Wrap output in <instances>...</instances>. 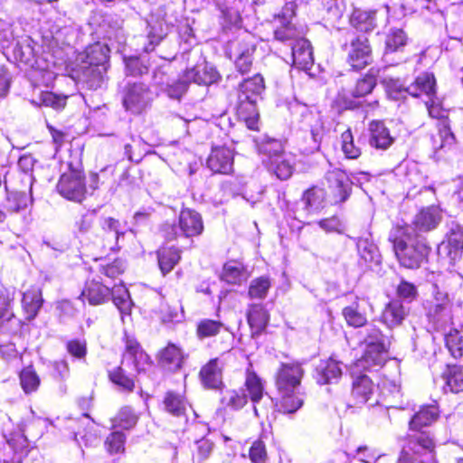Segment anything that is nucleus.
Returning a JSON list of instances; mask_svg holds the SVG:
<instances>
[{"label":"nucleus","instance_id":"obj_35","mask_svg":"<svg viewBox=\"0 0 463 463\" xmlns=\"http://www.w3.org/2000/svg\"><path fill=\"white\" fill-rule=\"evenodd\" d=\"M109 52L110 50L107 44L96 42L85 49V58L81 63L102 68L103 71H107Z\"/></svg>","mask_w":463,"mask_h":463},{"label":"nucleus","instance_id":"obj_24","mask_svg":"<svg viewBox=\"0 0 463 463\" xmlns=\"http://www.w3.org/2000/svg\"><path fill=\"white\" fill-rule=\"evenodd\" d=\"M244 392L248 399L254 404V410L257 411L255 405L259 403L265 393L264 382L257 373L251 363L249 364L244 373L243 387Z\"/></svg>","mask_w":463,"mask_h":463},{"label":"nucleus","instance_id":"obj_45","mask_svg":"<svg viewBox=\"0 0 463 463\" xmlns=\"http://www.w3.org/2000/svg\"><path fill=\"white\" fill-rule=\"evenodd\" d=\"M108 379L127 392H132L136 388V376L128 373L122 364L108 371Z\"/></svg>","mask_w":463,"mask_h":463},{"label":"nucleus","instance_id":"obj_18","mask_svg":"<svg viewBox=\"0 0 463 463\" xmlns=\"http://www.w3.org/2000/svg\"><path fill=\"white\" fill-rule=\"evenodd\" d=\"M300 200L304 204V209L308 213H318L331 207L321 182L319 184H311L305 189L301 194Z\"/></svg>","mask_w":463,"mask_h":463},{"label":"nucleus","instance_id":"obj_1","mask_svg":"<svg viewBox=\"0 0 463 463\" xmlns=\"http://www.w3.org/2000/svg\"><path fill=\"white\" fill-rule=\"evenodd\" d=\"M440 414L437 401L419 406L408 420V431L402 437L403 445L396 463H424L423 456H436L438 440L428 429L439 420Z\"/></svg>","mask_w":463,"mask_h":463},{"label":"nucleus","instance_id":"obj_6","mask_svg":"<svg viewBox=\"0 0 463 463\" xmlns=\"http://www.w3.org/2000/svg\"><path fill=\"white\" fill-rule=\"evenodd\" d=\"M204 232L202 214L192 208H182L178 215L177 226L165 222L160 227V233L166 242L176 241L180 235L191 239L201 236Z\"/></svg>","mask_w":463,"mask_h":463},{"label":"nucleus","instance_id":"obj_59","mask_svg":"<svg viewBox=\"0 0 463 463\" xmlns=\"http://www.w3.org/2000/svg\"><path fill=\"white\" fill-rule=\"evenodd\" d=\"M67 353L74 359L85 361L88 354V344L86 339L71 338L65 343Z\"/></svg>","mask_w":463,"mask_h":463},{"label":"nucleus","instance_id":"obj_54","mask_svg":"<svg viewBox=\"0 0 463 463\" xmlns=\"http://www.w3.org/2000/svg\"><path fill=\"white\" fill-rule=\"evenodd\" d=\"M271 279L269 276H260L253 279L248 288L250 299H264L271 288Z\"/></svg>","mask_w":463,"mask_h":463},{"label":"nucleus","instance_id":"obj_50","mask_svg":"<svg viewBox=\"0 0 463 463\" xmlns=\"http://www.w3.org/2000/svg\"><path fill=\"white\" fill-rule=\"evenodd\" d=\"M111 288V297L114 305L121 315H130L133 303L128 289L122 284L114 285Z\"/></svg>","mask_w":463,"mask_h":463},{"label":"nucleus","instance_id":"obj_16","mask_svg":"<svg viewBox=\"0 0 463 463\" xmlns=\"http://www.w3.org/2000/svg\"><path fill=\"white\" fill-rule=\"evenodd\" d=\"M234 152L226 146H214L206 160L207 167L219 175H231L233 172Z\"/></svg>","mask_w":463,"mask_h":463},{"label":"nucleus","instance_id":"obj_53","mask_svg":"<svg viewBox=\"0 0 463 463\" xmlns=\"http://www.w3.org/2000/svg\"><path fill=\"white\" fill-rule=\"evenodd\" d=\"M407 43V35L402 29H393L387 33L384 41L383 54L402 52Z\"/></svg>","mask_w":463,"mask_h":463},{"label":"nucleus","instance_id":"obj_31","mask_svg":"<svg viewBox=\"0 0 463 463\" xmlns=\"http://www.w3.org/2000/svg\"><path fill=\"white\" fill-rule=\"evenodd\" d=\"M341 362L330 356L320 361L315 369V379L320 385L330 384L342 376Z\"/></svg>","mask_w":463,"mask_h":463},{"label":"nucleus","instance_id":"obj_8","mask_svg":"<svg viewBox=\"0 0 463 463\" xmlns=\"http://www.w3.org/2000/svg\"><path fill=\"white\" fill-rule=\"evenodd\" d=\"M342 48L346 52L345 61L352 71H361L373 61V47L364 34L353 36Z\"/></svg>","mask_w":463,"mask_h":463},{"label":"nucleus","instance_id":"obj_2","mask_svg":"<svg viewBox=\"0 0 463 463\" xmlns=\"http://www.w3.org/2000/svg\"><path fill=\"white\" fill-rule=\"evenodd\" d=\"M304 375L302 362L291 360L279 363L274 374V382L279 394V411L283 413H295L303 406V393L299 388Z\"/></svg>","mask_w":463,"mask_h":463},{"label":"nucleus","instance_id":"obj_41","mask_svg":"<svg viewBox=\"0 0 463 463\" xmlns=\"http://www.w3.org/2000/svg\"><path fill=\"white\" fill-rule=\"evenodd\" d=\"M376 11L354 8L350 15V24L360 32H371L376 26Z\"/></svg>","mask_w":463,"mask_h":463},{"label":"nucleus","instance_id":"obj_42","mask_svg":"<svg viewBox=\"0 0 463 463\" xmlns=\"http://www.w3.org/2000/svg\"><path fill=\"white\" fill-rule=\"evenodd\" d=\"M103 440V449L110 456H122L127 451V435L120 430L111 429Z\"/></svg>","mask_w":463,"mask_h":463},{"label":"nucleus","instance_id":"obj_38","mask_svg":"<svg viewBox=\"0 0 463 463\" xmlns=\"http://www.w3.org/2000/svg\"><path fill=\"white\" fill-rule=\"evenodd\" d=\"M265 90L264 78L260 73L244 79L238 86V96L243 99H258Z\"/></svg>","mask_w":463,"mask_h":463},{"label":"nucleus","instance_id":"obj_15","mask_svg":"<svg viewBox=\"0 0 463 463\" xmlns=\"http://www.w3.org/2000/svg\"><path fill=\"white\" fill-rule=\"evenodd\" d=\"M163 411L171 417L185 425L188 421V411L192 405L184 393L167 391L162 400Z\"/></svg>","mask_w":463,"mask_h":463},{"label":"nucleus","instance_id":"obj_64","mask_svg":"<svg viewBox=\"0 0 463 463\" xmlns=\"http://www.w3.org/2000/svg\"><path fill=\"white\" fill-rule=\"evenodd\" d=\"M249 458L251 463H266L268 452L263 440L258 439L251 443L249 449Z\"/></svg>","mask_w":463,"mask_h":463},{"label":"nucleus","instance_id":"obj_33","mask_svg":"<svg viewBox=\"0 0 463 463\" xmlns=\"http://www.w3.org/2000/svg\"><path fill=\"white\" fill-rule=\"evenodd\" d=\"M184 77H186L191 83L205 86L216 83L221 79L219 71L207 63L185 69Z\"/></svg>","mask_w":463,"mask_h":463},{"label":"nucleus","instance_id":"obj_47","mask_svg":"<svg viewBox=\"0 0 463 463\" xmlns=\"http://www.w3.org/2000/svg\"><path fill=\"white\" fill-rule=\"evenodd\" d=\"M15 298V288L0 283V320L9 321L14 317L13 306Z\"/></svg>","mask_w":463,"mask_h":463},{"label":"nucleus","instance_id":"obj_57","mask_svg":"<svg viewBox=\"0 0 463 463\" xmlns=\"http://www.w3.org/2000/svg\"><path fill=\"white\" fill-rule=\"evenodd\" d=\"M341 148L347 159H357L362 155V149L355 146L350 128H347L341 134Z\"/></svg>","mask_w":463,"mask_h":463},{"label":"nucleus","instance_id":"obj_19","mask_svg":"<svg viewBox=\"0 0 463 463\" xmlns=\"http://www.w3.org/2000/svg\"><path fill=\"white\" fill-rule=\"evenodd\" d=\"M184 359L185 355L183 349L170 342L161 348L156 354L158 365L171 373H175L182 369Z\"/></svg>","mask_w":463,"mask_h":463},{"label":"nucleus","instance_id":"obj_12","mask_svg":"<svg viewBox=\"0 0 463 463\" xmlns=\"http://www.w3.org/2000/svg\"><path fill=\"white\" fill-rule=\"evenodd\" d=\"M150 89L144 82L128 83L122 92V103L127 110L141 113L149 104Z\"/></svg>","mask_w":463,"mask_h":463},{"label":"nucleus","instance_id":"obj_40","mask_svg":"<svg viewBox=\"0 0 463 463\" xmlns=\"http://www.w3.org/2000/svg\"><path fill=\"white\" fill-rule=\"evenodd\" d=\"M449 307L448 296L438 292L432 300L427 301L426 316L430 322L438 323L449 312Z\"/></svg>","mask_w":463,"mask_h":463},{"label":"nucleus","instance_id":"obj_17","mask_svg":"<svg viewBox=\"0 0 463 463\" xmlns=\"http://www.w3.org/2000/svg\"><path fill=\"white\" fill-rule=\"evenodd\" d=\"M351 376L352 385L350 395L353 400L352 406L361 407L372 399L376 385L365 373L353 371Z\"/></svg>","mask_w":463,"mask_h":463},{"label":"nucleus","instance_id":"obj_29","mask_svg":"<svg viewBox=\"0 0 463 463\" xmlns=\"http://www.w3.org/2000/svg\"><path fill=\"white\" fill-rule=\"evenodd\" d=\"M407 315L402 300L394 298L384 305L380 315V321L388 328L392 329L402 326Z\"/></svg>","mask_w":463,"mask_h":463},{"label":"nucleus","instance_id":"obj_21","mask_svg":"<svg viewBox=\"0 0 463 463\" xmlns=\"http://www.w3.org/2000/svg\"><path fill=\"white\" fill-rule=\"evenodd\" d=\"M369 145L377 149L385 151L394 143L395 137L392 136L389 128L383 120L373 119L368 124Z\"/></svg>","mask_w":463,"mask_h":463},{"label":"nucleus","instance_id":"obj_25","mask_svg":"<svg viewBox=\"0 0 463 463\" xmlns=\"http://www.w3.org/2000/svg\"><path fill=\"white\" fill-rule=\"evenodd\" d=\"M183 250L175 245L164 243L156 250L157 265L163 276L174 270L182 260Z\"/></svg>","mask_w":463,"mask_h":463},{"label":"nucleus","instance_id":"obj_7","mask_svg":"<svg viewBox=\"0 0 463 463\" xmlns=\"http://www.w3.org/2000/svg\"><path fill=\"white\" fill-rule=\"evenodd\" d=\"M321 183L331 207L343 204L352 194L353 182L346 172L340 168L328 170Z\"/></svg>","mask_w":463,"mask_h":463},{"label":"nucleus","instance_id":"obj_63","mask_svg":"<svg viewBox=\"0 0 463 463\" xmlns=\"http://www.w3.org/2000/svg\"><path fill=\"white\" fill-rule=\"evenodd\" d=\"M95 214L87 212L77 217L73 223V232L78 235H84L90 232L95 222Z\"/></svg>","mask_w":463,"mask_h":463},{"label":"nucleus","instance_id":"obj_20","mask_svg":"<svg viewBox=\"0 0 463 463\" xmlns=\"http://www.w3.org/2000/svg\"><path fill=\"white\" fill-rule=\"evenodd\" d=\"M105 72L102 68L80 63L71 69V77L87 89L95 90L101 87Z\"/></svg>","mask_w":463,"mask_h":463},{"label":"nucleus","instance_id":"obj_37","mask_svg":"<svg viewBox=\"0 0 463 463\" xmlns=\"http://www.w3.org/2000/svg\"><path fill=\"white\" fill-rule=\"evenodd\" d=\"M19 385L25 395L36 393L41 385L42 379L33 364L24 366L18 373Z\"/></svg>","mask_w":463,"mask_h":463},{"label":"nucleus","instance_id":"obj_44","mask_svg":"<svg viewBox=\"0 0 463 463\" xmlns=\"http://www.w3.org/2000/svg\"><path fill=\"white\" fill-rule=\"evenodd\" d=\"M438 132L431 137L432 146L435 150L450 149L456 144V137L449 120L439 121L437 124Z\"/></svg>","mask_w":463,"mask_h":463},{"label":"nucleus","instance_id":"obj_5","mask_svg":"<svg viewBox=\"0 0 463 463\" xmlns=\"http://www.w3.org/2000/svg\"><path fill=\"white\" fill-rule=\"evenodd\" d=\"M63 172L56 184L59 194L66 200L81 203L87 195L86 174L82 162V153L70 151Z\"/></svg>","mask_w":463,"mask_h":463},{"label":"nucleus","instance_id":"obj_32","mask_svg":"<svg viewBox=\"0 0 463 463\" xmlns=\"http://www.w3.org/2000/svg\"><path fill=\"white\" fill-rule=\"evenodd\" d=\"M43 305L42 289L36 286H31L27 288L21 300L22 311L24 319L28 322L33 320Z\"/></svg>","mask_w":463,"mask_h":463},{"label":"nucleus","instance_id":"obj_34","mask_svg":"<svg viewBox=\"0 0 463 463\" xmlns=\"http://www.w3.org/2000/svg\"><path fill=\"white\" fill-rule=\"evenodd\" d=\"M236 115L244 121L247 128L250 130L259 129V113L257 109V99H243V97H237Z\"/></svg>","mask_w":463,"mask_h":463},{"label":"nucleus","instance_id":"obj_27","mask_svg":"<svg viewBox=\"0 0 463 463\" xmlns=\"http://www.w3.org/2000/svg\"><path fill=\"white\" fill-rule=\"evenodd\" d=\"M127 270L126 261L121 258H115L111 260H100L90 268V274L96 276L102 280L106 278L109 280L115 281L119 279Z\"/></svg>","mask_w":463,"mask_h":463},{"label":"nucleus","instance_id":"obj_14","mask_svg":"<svg viewBox=\"0 0 463 463\" xmlns=\"http://www.w3.org/2000/svg\"><path fill=\"white\" fill-rule=\"evenodd\" d=\"M198 377L203 388L222 391L225 387L223 381V364L220 357L210 358L203 364L198 373Z\"/></svg>","mask_w":463,"mask_h":463},{"label":"nucleus","instance_id":"obj_39","mask_svg":"<svg viewBox=\"0 0 463 463\" xmlns=\"http://www.w3.org/2000/svg\"><path fill=\"white\" fill-rule=\"evenodd\" d=\"M139 420V415L129 405L120 407L118 412L110 419L111 429L124 430H133Z\"/></svg>","mask_w":463,"mask_h":463},{"label":"nucleus","instance_id":"obj_62","mask_svg":"<svg viewBox=\"0 0 463 463\" xmlns=\"http://www.w3.org/2000/svg\"><path fill=\"white\" fill-rule=\"evenodd\" d=\"M40 99L44 106L61 110L66 107L68 96L59 95L52 91H42Z\"/></svg>","mask_w":463,"mask_h":463},{"label":"nucleus","instance_id":"obj_11","mask_svg":"<svg viewBox=\"0 0 463 463\" xmlns=\"http://www.w3.org/2000/svg\"><path fill=\"white\" fill-rule=\"evenodd\" d=\"M122 340L124 349L121 362H129L137 374L146 373L153 365L151 356L134 335L125 334Z\"/></svg>","mask_w":463,"mask_h":463},{"label":"nucleus","instance_id":"obj_30","mask_svg":"<svg viewBox=\"0 0 463 463\" xmlns=\"http://www.w3.org/2000/svg\"><path fill=\"white\" fill-rule=\"evenodd\" d=\"M224 333H229V327L219 315H216L215 318H202L195 326V335L199 340L215 338Z\"/></svg>","mask_w":463,"mask_h":463},{"label":"nucleus","instance_id":"obj_26","mask_svg":"<svg viewBox=\"0 0 463 463\" xmlns=\"http://www.w3.org/2000/svg\"><path fill=\"white\" fill-rule=\"evenodd\" d=\"M390 345L365 346L360 358L354 362L358 370H371L375 366L382 367L386 362Z\"/></svg>","mask_w":463,"mask_h":463},{"label":"nucleus","instance_id":"obj_3","mask_svg":"<svg viewBox=\"0 0 463 463\" xmlns=\"http://www.w3.org/2000/svg\"><path fill=\"white\" fill-rule=\"evenodd\" d=\"M388 241L392 244L401 267L407 269H419L429 262L431 246L425 237L411 234L392 225Z\"/></svg>","mask_w":463,"mask_h":463},{"label":"nucleus","instance_id":"obj_4","mask_svg":"<svg viewBox=\"0 0 463 463\" xmlns=\"http://www.w3.org/2000/svg\"><path fill=\"white\" fill-rule=\"evenodd\" d=\"M380 70L370 68L353 84L341 87L331 102V109L337 114L355 110L362 107V100L371 95L378 84Z\"/></svg>","mask_w":463,"mask_h":463},{"label":"nucleus","instance_id":"obj_51","mask_svg":"<svg viewBox=\"0 0 463 463\" xmlns=\"http://www.w3.org/2000/svg\"><path fill=\"white\" fill-rule=\"evenodd\" d=\"M220 402L227 409L240 411L248 404L249 399L242 388H237L226 390Z\"/></svg>","mask_w":463,"mask_h":463},{"label":"nucleus","instance_id":"obj_61","mask_svg":"<svg viewBox=\"0 0 463 463\" xmlns=\"http://www.w3.org/2000/svg\"><path fill=\"white\" fill-rule=\"evenodd\" d=\"M395 293L398 299H402L409 303L416 300L419 295L416 285L405 279H401L396 287Z\"/></svg>","mask_w":463,"mask_h":463},{"label":"nucleus","instance_id":"obj_43","mask_svg":"<svg viewBox=\"0 0 463 463\" xmlns=\"http://www.w3.org/2000/svg\"><path fill=\"white\" fill-rule=\"evenodd\" d=\"M341 314L346 325L350 327L361 328L367 325V315L361 310L358 297H355L354 301L350 305L343 307Z\"/></svg>","mask_w":463,"mask_h":463},{"label":"nucleus","instance_id":"obj_48","mask_svg":"<svg viewBox=\"0 0 463 463\" xmlns=\"http://www.w3.org/2000/svg\"><path fill=\"white\" fill-rule=\"evenodd\" d=\"M441 378L450 392L458 393L463 391V367L458 364H447Z\"/></svg>","mask_w":463,"mask_h":463},{"label":"nucleus","instance_id":"obj_28","mask_svg":"<svg viewBox=\"0 0 463 463\" xmlns=\"http://www.w3.org/2000/svg\"><path fill=\"white\" fill-rule=\"evenodd\" d=\"M257 49L255 37L248 32H243L227 43L226 52L230 58L232 56L253 57Z\"/></svg>","mask_w":463,"mask_h":463},{"label":"nucleus","instance_id":"obj_49","mask_svg":"<svg viewBox=\"0 0 463 463\" xmlns=\"http://www.w3.org/2000/svg\"><path fill=\"white\" fill-rule=\"evenodd\" d=\"M246 273V267L240 261L231 260L224 263L221 279L228 284L239 285Z\"/></svg>","mask_w":463,"mask_h":463},{"label":"nucleus","instance_id":"obj_56","mask_svg":"<svg viewBox=\"0 0 463 463\" xmlns=\"http://www.w3.org/2000/svg\"><path fill=\"white\" fill-rule=\"evenodd\" d=\"M449 254L458 257L463 250V230L459 225L452 228L447 236Z\"/></svg>","mask_w":463,"mask_h":463},{"label":"nucleus","instance_id":"obj_55","mask_svg":"<svg viewBox=\"0 0 463 463\" xmlns=\"http://www.w3.org/2000/svg\"><path fill=\"white\" fill-rule=\"evenodd\" d=\"M445 345L455 359L463 356V335L458 329L452 328L445 335Z\"/></svg>","mask_w":463,"mask_h":463},{"label":"nucleus","instance_id":"obj_52","mask_svg":"<svg viewBox=\"0 0 463 463\" xmlns=\"http://www.w3.org/2000/svg\"><path fill=\"white\" fill-rule=\"evenodd\" d=\"M7 444L14 453V459L20 461L30 452V444L26 436L21 431H13L7 438Z\"/></svg>","mask_w":463,"mask_h":463},{"label":"nucleus","instance_id":"obj_60","mask_svg":"<svg viewBox=\"0 0 463 463\" xmlns=\"http://www.w3.org/2000/svg\"><path fill=\"white\" fill-rule=\"evenodd\" d=\"M260 151L267 156L266 161H272L273 157L279 158L286 155L282 142L276 139H268L262 142Z\"/></svg>","mask_w":463,"mask_h":463},{"label":"nucleus","instance_id":"obj_36","mask_svg":"<svg viewBox=\"0 0 463 463\" xmlns=\"http://www.w3.org/2000/svg\"><path fill=\"white\" fill-rule=\"evenodd\" d=\"M292 61L294 66L300 70H309L313 65L312 47L304 36L295 42L292 46Z\"/></svg>","mask_w":463,"mask_h":463},{"label":"nucleus","instance_id":"obj_46","mask_svg":"<svg viewBox=\"0 0 463 463\" xmlns=\"http://www.w3.org/2000/svg\"><path fill=\"white\" fill-rule=\"evenodd\" d=\"M265 165L279 180L289 179L295 171V164L286 155L279 158L273 157L272 161H265Z\"/></svg>","mask_w":463,"mask_h":463},{"label":"nucleus","instance_id":"obj_23","mask_svg":"<svg viewBox=\"0 0 463 463\" xmlns=\"http://www.w3.org/2000/svg\"><path fill=\"white\" fill-rule=\"evenodd\" d=\"M406 92L414 98L426 97L427 99L435 98L437 94V81L435 75L430 71L419 74L414 80L405 88Z\"/></svg>","mask_w":463,"mask_h":463},{"label":"nucleus","instance_id":"obj_13","mask_svg":"<svg viewBox=\"0 0 463 463\" xmlns=\"http://www.w3.org/2000/svg\"><path fill=\"white\" fill-rule=\"evenodd\" d=\"M111 287L106 285L96 274L87 278L84 287L80 294L81 301L90 306H100L108 303L111 297Z\"/></svg>","mask_w":463,"mask_h":463},{"label":"nucleus","instance_id":"obj_9","mask_svg":"<svg viewBox=\"0 0 463 463\" xmlns=\"http://www.w3.org/2000/svg\"><path fill=\"white\" fill-rule=\"evenodd\" d=\"M298 5L295 1L284 2L279 12L274 11L271 15L274 19L279 21V25L274 29V38L279 42L294 41L304 36V33L295 24L292 19L297 14Z\"/></svg>","mask_w":463,"mask_h":463},{"label":"nucleus","instance_id":"obj_22","mask_svg":"<svg viewBox=\"0 0 463 463\" xmlns=\"http://www.w3.org/2000/svg\"><path fill=\"white\" fill-rule=\"evenodd\" d=\"M246 318L251 338H257L266 331L269 313L264 305L253 303L248 306Z\"/></svg>","mask_w":463,"mask_h":463},{"label":"nucleus","instance_id":"obj_10","mask_svg":"<svg viewBox=\"0 0 463 463\" xmlns=\"http://www.w3.org/2000/svg\"><path fill=\"white\" fill-rule=\"evenodd\" d=\"M442 220V211L438 205H429L420 208L414 215L411 223H396L402 230L414 233L417 236H422L424 232H430L435 230Z\"/></svg>","mask_w":463,"mask_h":463},{"label":"nucleus","instance_id":"obj_58","mask_svg":"<svg viewBox=\"0 0 463 463\" xmlns=\"http://www.w3.org/2000/svg\"><path fill=\"white\" fill-rule=\"evenodd\" d=\"M6 204L3 209L7 214H13L20 212L27 206L28 198L24 193L12 192L6 196Z\"/></svg>","mask_w":463,"mask_h":463}]
</instances>
